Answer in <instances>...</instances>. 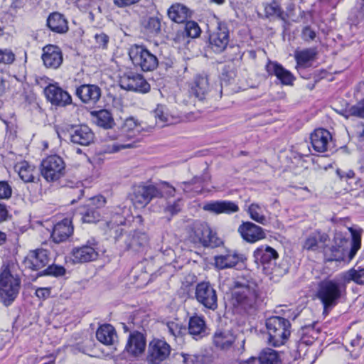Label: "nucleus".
<instances>
[{"label": "nucleus", "mask_w": 364, "mask_h": 364, "mask_svg": "<svg viewBox=\"0 0 364 364\" xmlns=\"http://www.w3.org/2000/svg\"><path fill=\"white\" fill-rule=\"evenodd\" d=\"M154 114L156 123L161 127L175 124L178 121V117L171 113L167 106L164 105H158Z\"/></svg>", "instance_id": "c9c22d12"}, {"label": "nucleus", "mask_w": 364, "mask_h": 364, "mask_svg": "<svg viewBox=\"0 0 364 364\" xmlns=\"http://www.w3.org/2000/svg\"><path fill=\"white\" fill-rule=\"evenodd\" d=\"M47 25L51 31L58 33H64L68 30L67 20L63 15L57 12L50 14Z\"/></svg>", "instance_id": "58836bf2"}, {"label": "nucleus", "mask_w": 364, "mask_h": 364, "mask_svg": "<svg viewBox=\"0 0 364 364\" xmlns=\"http://www.w3.org/2000/svg\"><path fill=\"white\" fill-rule=\"evenodd\" d=\"M171 352V347L164 339L154 338L148 344L146 361L149 364H162Z\"/></svg>", "instance_id": "4468645a"}, {"label": "nucleus", "mask_w": 364, "mask_h": 364, "mask_svg": "<svg viewBox=\"0 0 364 364\" xmlns=\"http://www.w3.org/2000/svg\"><path fill=\"white\" fill-rule=\"evenodd\" d=\"M343 116L346 119L353 117L364 119V98L346 109Z\"/></svg>", "instance_id": "de8ad7c7"}, {"label": "nucleus", "mask_w": 364, "mask_h": 364, "mask_svg": "<svg viewBox=\"0 0 364 364\" xmlns=\"http://www.w3.org/2000/svg\"><path fill=\"white\" fill-rule=\"evenodd\" d=\"M268 343L274 347L284 345L291 334V323L283 317L272 316L266 320Z\"/></svg>", "instance_id": "39448f33"}, {"label": "nucleus", "mask_w": 364, "mask_h": 364, "mask_svg": "<svg viewBox=\"0 0 364 364\" xmlns=\"http://www.w3.org/2000/svg\"><path fill=\"white\" fill-rule=\"evenodd\" d=\"M168 332L174 338L183 336L186 332V328L178 321H170L166 323Z\"/></svg>", "instance_id": "3c124183"}, {"label": "nucleus", "mask_w": 364, "mask_h": 364, "mask_svg": "<svg viewBox=\"0 0 364 364\" xmlns=\"http://www.w3.org/2000/svg\"><path fill=\"white\" fill-rule=\"evenodd\" d=\"M146 347V334L139 331H131L123 351L117 355V360H132L141 356Z\"/></svg>", "instance_id": "0eeeda50"}, {"label": "nucleus", "mask_w": 364, "mask_h": 364, "mask_svg": "<svg viewBox=\"0 0 364 364\" xmlns=\"http://www.w3.org/2000/svg\"><path fill=\"white\" fill-rule=\"evenodd\" d=\"M312 147L316 152H325L328 150L332 136L325 129H316L310 136Z\"/></svg>", "instance_id": "bb28decb"}, {"label": "nucleus", "mask_w": 364, "mask_h": 364, "mask_svg": "<svg viewBox=\"0 0 364 364\" xmlns=\"http://www.w3.org/2000/svg\"><path fill=\"white\" fill-rule=\"evenodd\" d=\"M168 16L173 21L183 23L190 17L191 12L188 8L183 4H176L168 10Z\"/></svg>", "instance_id": "ea45409f"}, {"label": "nucleus", "mask_w": 364, "mask_h": 364, "mask_svg": "<svg viewBox=\"0 0 364 364\" xmlns=\"http://www.w3.org/2000/svg\"><path fill=\"white\" fill-rule=\"evenodd\" d=\"M41 175L48 182L58 181L65 173V161L56 154L48 156L41 161Z\"/></svg>", "instance_id": "ddd939ff"}, {"label": "nucleus", "mask_w": 364, "mask_h": 364, "mask_svg": "<svg viewBox=\"0 0 364 364\" xmlns=\"http://www.w3.org/2000/svg\"><path fill=\"white\" fill-rule=\"evenodd\" d=\"M42 60L44 65L48 68L57 69L63 63V54L56 46L48 45L43 49Z\"/></svg>", "instance_id": "a878e982"}, {"label": "nucleus", "mask_w": 364, "mask_h": 364, "mask_svg": "<svg viewBox=\"0 0 364 364\" xmlns=\"http://www.w3.org/2000/svg\"><path fill=\"white\" fill-rule=\"evenodd\" d=\"M161 21L157 17H149L144 22L146 32L151 36H156L161 31Z\"/></svg>", "instance_id": "8fccbe9b"}, {"label": "nucleus", "mask_w": 364, "mask_h": 364, "mask_svg": "<svg viewBox=\"0 0 364 364\" xmlns=\"http://www.w3.org/2000/svg\"><path fill=\"white\" fill-rule=\"evenodd\" d=\"M350 347L353 348L350 350V348H347V350L350 351L351 355L356 358L359 355L360 350L364 346V342L361 338V336L357 335L355 338L351 339L350 342Z\"/></svg>", "instance_id": "5fc2aeb1"}, {"label": "nucleus", "mask_w": 364, "mask_h": 364, "mask_svg": "<svg viewBox=\"0 0 364 364\" xmlns=\"http://www.w3.org/2000/svg\"><path fill=\"white\" fill-rule=\"evenodd\" d=\"M12 193V189L6 181H0V199L9 198Z\"/></svg>", "instance_id": "13d9d810"}, {"label": "nucleus", "mask_w": 364, "mask_h": 364, "mask_svg": "<svg viewBox=\"0 0 364 364\" xmlns=\"http://www.w3.org/2000/svg\"><path fill=\"white\" fill-rule=\"evenodd\" d=\"M341 279L344 284L353 282L358 285H364V268L358 267L351 268L341 274Z\"/></svg>", "instance_id": "37998d69"}, {"label": "nucleus", "mask_w": 364, "mask_h": 364, "mask_svg": "<svg viewBox=\"0 0 364 364\" xmlns=\"http://www.w3.org/2000/svg\"><path fill=\"white\" fill-rule=\"evenodd\" d=\"M79 214L81 215V220L83 223H95L99 220L100 214L92 206L88 205V207H82L78 210Z\"/></svg>", "instance_id": "49530a36"}, {"label": "nucleus", "mask_w": 364, "mask_h": 364, "mask_svg": "<svg viewBox=\"0 0 364 364\" xmlns=\"http://www.w3.org/2000/svg\"><path fill=\"white\" fill-rule=\"evenodd\" d=\"M46 99L53 105L59 107H65L72 104V97L70 94L61 88L57 83L49 84L44 89Z\"/></svg>", "instance_id": "aec40b11"}, {"label": "nucleus", "mask_w": 364, "mask_h": 364, "mask_svg": "<svg viewBox=\"0 0 364 364\" xmlns=\"http://www.w3.org/2000/svg\"><path fill=\"white\" fill-rule=\"evenodd\" d=\"M28 0H13L11 7L15 9L23 8Z\"/></svg>", "instance_id": "338daca9"}, {"label": "nucleus", "mask_w": 364, "mask_h": 364, "mask_svg": "<svg viewBox=\"0 0 364 364\" xmlns=\"http://www.w3.org/2000/svg\"><path fill=\"white\" fill-rule=\"evenodd\" d=\"M14 171L25 183L34 182L36 175L38 173L36 166L26 161L17 162L14 165Z\"/></svg>", "instance_id": "473e14b6"}, {"label": "nucleus", "mask_w": 364, "mask_h": 364, "mask_svg": "<svg viewBox=\"0 0 364 364\" xmlns=\"http://www.w3.org/2000/svg\"><path fill=\"white\" fill-rule=\"evenodd\" d=\"M301 37L305 41H313L316 37V33L309 26H306L302 30Z\"/></svg>", "instance_id": "052dcab7"}, {"label": "nucleus", "mask_w": 364, "mask_h": 364, "mask_svg": "<svg viewBox=\"0 0 364 364\" xmlns=\"http://www.w3.org/2000/svg\"><path fill=\"white\" fill-rule=\"evenodd\" d=\"M329 240L327 233L320 230H314L306 235L301 242V247L303 250L306 251L323 252Z\"/></svg>", "instance_id": "6ab92c4d"}, {"label": "nucleus", "mask_w": 364, "mask_h": 364, "mask_svg": "<svg viewBox=\"0 0 364 364\" xmlns=\"http://www.w3.org/2000/svg\"><path fill=\"white\" fill-rule=\"evenodd\" d=\"M351 233V241L343 237L341 234H336L334 237L333 245L328 247L327 245L323 250L325 257L328 261H342L348 256L349 259L353 258L358 250L360 248L361 234L359 230L349 228Z\"/></svg>", "instance_id": "f03ea898"}, {"label": "nucleus", "mask_w": 364, "mask_h": 364, "mask_svg": "<svg viewBox=\"0 0 364 364\" xmlns=\"http://www.w3.org/2000/svg\"><path fill=\"white\" fill-rule=\"evenodd\" d=\"M266 70L269 75H275L285 85H291L295 79L290 71L277 62L269 61L266 65Z\"/></svg>", "instance_id": "cd10ccee"}, {"label": "nucleus", "mask_w": 364, "mask_h": 364, "mask_svg": "<svg viewBox=\"0 0 364 364\" xmlns=\"http://www.w3.org/2000/svg\"><path fill=\"white\" fill-rule=\"evenodd\" d=\"M337 174L340 176L341 178H352L354 177V172L352 170H348L347 171H342L341 169H338L336 171Z\"/></svg>", "instance_id": "69168bd1"}, {"label": "nucleus", "mask_w": 364, "mask_h": 364, "mask_svg": "<svg viewBox=\"0 0 364 364\" xmlns=\"http://www.w3.org/2000/svg\"><path fill=\"white\" fill-rule=\"evenodd\" d=\"M232 302L235 308L248 314H254L259 306V289L252 279L239 277L234 282Z\"/></svg>", "instance_id": "f257e3e1"}, {"label": "nucleus", "mask_w": 364, "mask_h": 364, "mask_svg": "<svg viewBox=\"0 0 364 364\" xmlns=\"http://www.w3.org/2000/svg\"><path fill=\"white\" fill-rule=\"evenodd\" d=\"M266 212L267 208L264 205L256 203H251L247 209L250 218L262 225H266L269 222L265 215Z\"/></svg>", "instance_id": "79ce46f5"}, {"label": "nucleus", "mask_w": 364, "mask_h": 364, "mask_svg": "<svg viewBox=\"0 0 364 364\" xmlns=\"http://www.w3.org/2000/svg\"><path fill=\"white\" fill-rule=\"evenodd\" d=\"M254 256L263 265L267 274L275 277H282L287 272L286 267L276 265V259L278 258L277 252L267 245H262L254 252Z\"/></svg>", "instance_id": "1a4fd4ad"}, {"label": "nucleus", "mask_w": 364, "mask_h": 364, "mask_svg": "<svg viewBox=\"0 0 364 364\" xmlns=\"http://www.w3.org/2000/svg\"><path fill=\"white\" fill-rule=\"evenodd\" d=\"M96 338L102 344L111 346L116 341L117 335L112 325L105 324L100 326L97 330Z\"/></svg>", "instance_id": "e433bc0d"}, {"label": "nucleus", "mask_w": 364, "mask_h": 364, "mask_svg": "<svg viewBox=\"0 0 364 364\" xmlns=\"http://www.w3.org/2000/svg\"><path fill=\"white\" fill-rule=\"evenodd\" d=\"M106 203V198L102 196H97L90 200V205L95 206L96 210L104 206Z\"/></svg>", "instance_id": "680f3d73"}, {"label": "nucleus", "mask_w": 364, "mask_h": 364, "mask_svg": "<svg viewBox=\"0 0 364 364\" xmlns=\"http://www.w3.org/2000/svg\"><path fill=\"white\" fill-rule=\"evenodd\" d=\"M238 232L247 242L254 243L265 237L264 230L252 222H244L238 228Z\"/></svg>", "instance_id": "393cba45"}, {"label": "nucleus", "mask_w": 364, "mask_h": 364, "mask_svg": "<svg viewBox=\"0 0 364 364\" xmlns=\"http://www.w3.org/2000/svg\"><path fill=\"white\" fill-rule=\"evenodd\" d=\"M50 288H38L36 290V295L37 297L41 299H46L50 296Z\"/></svg>", "instance_id": "e2e57ef3"}, {"label": "nucleus", "mask_w": 364, "mask_h": 364, "mask_svg": "<svg viewBox=\"0 0 364 364\" xmlns=\"http://www.w3.org/2000/svg\"><path fill=\"white\" fill-rule=\"evenodd\" d=\"M230 42V31L225 22L218 21L215 30L210 34L209 43L210 48L215 53L223 52Z\"/></svg>", "instance_id": "dca6fc26"}, {"label": "nucleus", "mask_w": 364, "mask_h": 364, "mask_svg": "<svg viewBox=\"0 0 364 364\" xmlns=\"http://www.w3.org/2000/svg\"><path fill=\"white\" fill-rule=\"evenodd\" d=\"M188 333L193 339L200 340L208 334L206 323L202 316H194L188 321Z\"/></svg>", "instance_id": "c756f323"}, {"label": "nucleus", "mask_w": 364, "mask_h": 364, "mask_svg": "<svg viewBox=\"0 0 364 364\" xmlns=\"http://www.w3.org/2000/svg\"><path fill=\"white\" fill-rule=\"evenodd\" d=\"M203 209L215 214H231L237 213L239 207L237 203L230 200H217L205 204Z\"/></svg>", "instance_id": "c85d7f7f"}, {"label": "nucleus", "mask_w": 364, "mask_h": 364, "mask_svg": "<svg viewBox=\"0 0 364 364\" xmlns=\"http://www.w3.org/2000/svg\"><path fill=\"white\" fill-rule=\"evenodd\" d=\"M189 238L194 244L200 245L205 247L215 248L223 243L206 223H195Z\"/></svg>", "instance_id": "6e6552de"}, {"label": "nucleus", "mask_w": 364, "mask_h": 364, "mask_svg": "<svg viewBox=\"0 0 364 364\" xmlns=\"http://www.w3.org/2000/svg\"><path fill=\"white\" fill-rule=\"evenodd\" d=\"M185 24L180 28L174 38L176 42H182L186 43L188 42L187 38H197L200 34V28L198 24L193 21H185Z\"/></svg>", "instance_id": "2f4dec72"}, {"label": "nucleus", "mask_w": 364, "mask_h": 364, "mask_svg": "<svg viewBox=\"0 0 364 364\" xmlns=\"http://www.w3.org/2000/svg\"><path fill=\"white\" fill-rule=\"evenodd\" d=\"M346 292V285L336 279H324L319 282L316 297L323 306L324 311L335 306Z\"/></svg>", "instance_id": "20e7f679"}, {"label": "nucleus", "mask_w": 364, "mask_h": 364, "mask_svg": "<svg viewBox=\"0 0 364 364\" xmlns=\"http://www.w3.org/2000/svg\"><path fill=\"white\" fill-rule=\"evenodd\" d=\"M73 232L71 220L65 218L55 225L51 237L55 243L65 241Z\"/></svg>", "instance_id": "7c9ffc66"}, {"label": "nucleus", "mask_w": 364, "mask_h": 364, "mask_svg": "<svg viewBox=\"0 0 364 364\" xmlns=\"http://www.w3.org/2000/svg\"><path fill=\"white\" fill-rule=\"evenodd\" d=\"M95 38L99 47H102V48H107L109 39L107 34L104 33H97L95 36Z\"/></svg>", "instance_id": "bf43d9fd"}, {"label": "nucleus", "mask_w": 364, "mask_h": 364, "mask_svg": "<svg viewBox=\"0 0 364 364\" xmlns=\"http://www.w3.org/2000/svg\"><path fill=\"white\" fill-rule=\"evenodd\" d=\"M203 181V179L201 177L195 176L190 181L182 182L181 185L183 186V189L184 192L198 194L202 191Z\"/></svg>", "instance_id": "09e8293b"}, {"label": "nucleus", "mask_w": 364, "mask_h": 364, "mask_svg": "<svg viewBox=\"0 0 364 364\" xmlns=\"http://www.w3.org/2000/svg\"><path fill=\"white\" fill-rule=\"evenodd\" d=\"M120 87L127 90L146 93L150 90V85L144 77L134 72L123 74L119 78Z\"/></svg>", "instance_id": "f3484780"}, {"label": "nucleus", "mask_w": 364, "mask_h": 364, "mask_svg": "<svg viewBox=\"0 0 364 364\" xmlns=\"http://www.w3.org/2000/svg\"><path fill=\"white\" fill-rule=\"evenodd\" d=\"M317 54L316 49L309 48L301 50H296L294 53V58L296 61V69L305 68L310 65V63L314 60Z\"/></svg>", "instance_id": "4c0bfd02"}, {"label": "nucleus", "mask_w": 364, "mask_h": 364, "mask_svg": "<svg viewBox=\"0 0 364 364\" xmlns=\"http://www.w3.org/2000/svg\"><path fill=\"white\" fill-rule=\"evenodd\" d=\"M264 13L267 18H278L286 21L288 16L281 7L278 0H272L264 6Z\"/></svg>", "instance_id": "a18cd8bd"}, {"label": "nucleus", "mask_w": 364, "mask_h": 364, "mask_svg": "<svg viewBox=\"0 0 364 364\" xmlns=\"http://www.w3.org/2000/svg\"><path fill=\"white\" fill-rule=\"evenodd\" d=\"M143 129L141 124L134 117L127 118L120 128V134L114 139L117 142L112 144L110 151L117 152L122 149L135 147V142L126 143L127 141L136 137Z\"/></svg>", "instance_id": "423d86ee"}, {"label": "nucleus", "mask_w": 364, "mask_h": 364, "mask_svg": "<svg viewBox=\"0 0 364 364\" xmlns=\"http://www.w3.org/2000/svg\"><path fill=\"white\" fill-rule=\"evenodd\" d=\"M158 191L155 185H138L132 188L130 199L135 206L145 207L152 199L157 198Z\"/></svg>", "instance_id": "a211bd4d"}, {"label": "nucleus", "mask_w": 364, "mask_h": 364, "mask_svg": "<svg viewBox=\"0 0 364 364\" xmlns=\"http://www.w3.org/2000/svg\"><path fill=\"white\" fill-rule=\"evenodd\" d=\"M215 265L220 269L231 268L239 262V257L235 253L228 252L225 255H220L214 257Z\"/></svg>", "instance_id": "c03bdc74"}, {"label": "nucleus", "mask_w": 364, "mask_h": 364, "mask_svg": "<svg viewBox=\"0 0 364 364\" xmlns=\"http://www.w3.org/2000/svg\"><path fill=\"white\" fill-rule=\"evenodd\" d=\"M195 297L206 309L214 311L218 308L217 293L210 282L198 283L196 287Z\"/></svg>", "instance_id": "2eb2a0df"}, {"label": "nucleus", "mask_w": 364, "mask_h": 364, "mask_svg": "<svg viewBox=\"0 0 364 364\" xmlns=\"http://www.w3.org/2000/svg\"><path fill=\"white\" fill-rule=\"evenodd\" d=\"M182 206L183 203L181 198L173 201L167 200L164 205L163 211L166 215L172 217L181 211Z\"/></svg>", "instance_id": "603ef678"}, {"label": "nucleus", "mask_w": 364, "mask_h": 364, "mask_svg": "<svg viewBox=\"0 0 364 364\" xmlns=\"http://www.w3.org/2000/svg\"><path fill=\"white\" fill-rule=\"evenodd\" d=\"M95 123L104 129H110L114 125L112 113L107 109H100L91 112Z\"/></svg>", "instance_id": "a19ab883"}, {"label": "nucleus", "mask_w": 364, "mask_h": 364, "mask_svg": "<svg viewBox=\"0 0 364 364\" xmlns=\"http://www.w3.org/2000/svg\"><path fill=\"white\" fill-rule=\"evenodd\" d=\"M98 245L95 240H90L85 245L73 248L72 255L75 262H87L98 257Z\"/></svg>", "instance_id": "412c9836"}, {"label": "nucleus", "mask_w": 364, "mask_h": 364, "mask_svg": "<svg viewBox=\"0 0 364 364\" xmlns=\"http://www.w3.org/2000/svg\"><path fill=\"white\" fill-rule=\"evenodd\" d=\"M70 141L81 146H89L94 142L95 134L85 124L74 126L70 131Z\"/></svg>", "instance_id": "5701e85b"}, {"label": "nucleus", "mask_w": 364, "mask_h": 364, "mask_svg": "<svg viewBox=\"0 0 364 364\" xmlns=\"http://www.w3.org/2000/svg\"><path fill=\"white\" fill-rule=\"evenodd\" d=\"M20 280L14 277L7 267L0 274V301L9 306L16 298L20 288Z\"/></svg>", "instance_id": "f8f14e48"}, {"label": "nucleus", "mask_w": 364, "mask_h": 364, "mask_svg": "<svg viewBox=\"0 0 364 364\" xmlns=\"http://www.w3.org/2000/svg\"><path fill=\"white\" fill-rule=\"evenodd\" d=\"M282 364V360L279 358L278 353L271 348H265L262 350L258 358L252 357L247 360V364Z\"/></svg>", "instance_id": "f704fd0d"}, {"label": "nucleus", "mask_w": 364, "mask_h": 364, "mask_svg": "<svg viewBox=\"0 0 364 364\" xmlns=\"http://www.w3.org/2000/svg\"><path fill=\"white\" fill-rule=\"evenodd\" d=\"M50 260L47 250L38 249L31 251L25 257L23 264L26 268L31 270H38L46 266Z\"/></svg>", "instance_id": "4be33fe9"}, {"label": "nucleus", "mask_w": 364, "mask_h": 364, "mask_svg": "<svg viewBox=\"0 0 364 364\" xmlns=\"http://www.w3.org/2000/svg\"><path fill=\"white\" fill-rule=\"evenodd\" d=\"M43 274L53 275L55 277L63 276L65 273V269L62 266L50 265L43 271Z\"/></svg>", "instance_id": "4d7b16f0"}, {"label": "nucleus", "mask_w": 364, "mask_h": 364, "mask_svg": "<svg viewBox=\"0 0 364 364\" xmlns=\"http://www.w3.org/2000/svg\"><path fill=\"white\" fill-rule=\"evenodd\" d=\"M7 210L6 206L1 203H0V222H2L6 220L7 217Z\"/></svg>", "instance_id": "774afa93"}, {"label": "nucleus", "mask_w": 364, "mask_h": 364, "mask_svg": "<svg viewBox=\"0 0 364 364\" xmlns=\"http://www.w3.org/2000/svg\"><path fill=\"white\" fill-rule=\"evenodd\" d=\"M140 0H114V3L119 8L129 6L138 3Z\"/></svg>", "instance_id": "0e129e2a"}, {"label": "nucleus", "mask_w": 364, "mask_h": 364, "mask_svg": "<svg viewBox=\"0 0 364 364\" xmlns=\"http://www.w3.org/2000/svg\"><path fill=\"white\" fill-rule=\"evenodd\" d=\"M101 89L96 85L84 84L77 87L75 95L85 104H95L101 97Z\"/></svg>", "instance_id": "b1692460"}, {"label": "nucleus", "mask_w": 364, "mask_h": 364, "mask_svg": "<svg viewBox=\"0 0 364 364\" xmlns=\"http://www.w3.org/2000/svg\"><path fill=\"white\" fill-rule=\"evenodd\" d=\"M155 188L158 191V193H156L157 198L173 197L175 196L176 188L166 181L155 185Z\"/></svg>", "instance_id": "864d4df0"}, {"label": "nucleus", "mask_w": 364, "mask_h": 364, "mask_svg": "<svg viewBox=\"0 0 364 364\" xmlns=\"http://www.w3.org/2000/svg\"><path fill=\"white\" fill-rule=\"evenodd\" d=\"M15 60V54L10 49L0 48V63L11 64Z\"/></svg>", "instance_id": "6e6d98bb"}, {"label": "nucleus", "mask_w": 364, "mask_h": 364, "mask_svg": "<svg viewBox=\"0 0 364 364\" xmlns=\"http://www.w3.org/2000/svg\"><path fill=\"white\" fill-rule=\"evenodd\" d=\"M125 222L124 218L117 215L115 220H112L107 223V227L110 230L117 228L116 232V241L119 245L124 247L126 250H133L135 252L139 251L141 248L145 247L148 244L149 237L145 232L139 231H134L129 233H123L122 229L119 225H123Z\"/></svg>", "instance_id": "7ed1b4c3"}, {"label": "nucleus", "mask_w": 364, "mask_h": 364, "mask_svg": "<svg viewBox=\"0 0 364 364\" xmlns=\"http://www.w3.org/2000/svg\"><path fill=\"white\" fill-rule=\"evenodd\" d=\"M129 56L134 66L143 71H152L159 65L157 57L144 46H132L129 50Z\"/></svg>", "instance_id": "9b49d317"}, {"label": "nucleus", "mask_w": 364, "mask_h": 364, "mask_svg": "<svg viewBox=\"0 0 364 364\" xmlns=\"http://www.w3.org/2000/svg\"><path fill=\"white\" fill-rule=\"evenodd\" d=\"M213 343L220 350L227 351L233 348L236 353L240 355L245 350V339L235 336L230 330L218 329L213 336Z\"/></svg>", "instance_id": "9d476101"}, {"label": "nucleus", "mask_w": 364, "mask_h": 364, "mask_svg": "<svg viewBox=\"0 0 364 364\" xmlns=\"http://www.w3.org/2000/svg\"><path fill=\"white\" fill-rule=\"evenodd\" d=\"M210 91V82L207 75H197L193 81L191 92L199 100H203Z\"/></svg>", "instance_id": "72a5a7b5"}]
</instances>
